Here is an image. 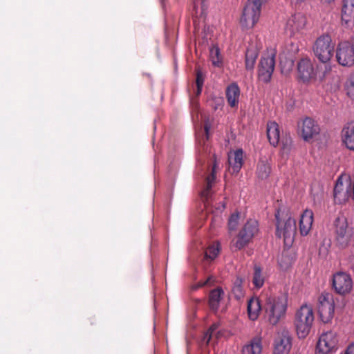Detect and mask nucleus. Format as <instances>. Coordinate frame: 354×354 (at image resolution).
<instances>
[{
    "label": "nucleus",
    "instance_id": "nucleus-1",
    "mask_svg": "<svg viewBox=\"0 0 354 354\" xmlns=\"http://www.w3.org/2000/svg\"><path fill=\"white\" fill-rule=\"evenodd\" d=\"M288 299L286 294L270 295L264 301L265 313L268 322L276 326L286 317Z\"/></svg>",
    "mask_w": 354,
    "mask_h": 354
},
{
    "label": "nucleus",
    "instance_id": "nucleus-2",
    "mask_svg": "<svg viewBox=\"0 0 354 354\" xmlns=\"http://www.w3.org/2000/svg\"><path fill=\"white\" fill-rule=\"evenodd\" d=\"M281 216L280 211L278 210L275 214L277 219L275 234L278 238L283 239L284 245L289 248L292 245L295 240L296 221L288 214L283 220L280 218Z\"/></svg>",
    "mask_w": 354,
    "mask_h": 354
},
{
    "label": "nucleus",
    "instance_id": "nucleus-3",
    "mask_svg": "<svg viewBox=\"0 0 354 354\" xmlns=\"http://www.w3.org/2000/svg\"><path fill=\"white\" fill-rule=\"evenodd\" d=\"M314 319L313 309L310 305L304 304L297 310L295 326L299 338H305L309 334Z\"/></svg>",
    "mask_w": 354,
    "mask_h": 354
},
{
    "label": "nucleus",
    "instance_id": "nucleus-4",
    "mask_svg": "<svg viewBox=\"0 0 354 354\" xmlns=\"http://www.w3.org/2000/svg\"><path fill=\"white\" fill-rule=\"evenodd\" d=\"M335 44L328 34L318 37L313 45V51L317 59L324 64L330 61L334 54Z\"/></svg>",
    "mask_w": 354,
    "mask_h": 354
},
{
    "label": "nucleus",
    "instance_id": "nucleus-5",
    "mask_svg": "<svg viewBox=\"0 0 354 354\" xmlns=\"http://www.w3.org/2000/svg\"><path fill=\"white\" fill-rule=\"evenodd\" d=\"M350 198L354 199V180L348 175H341L334 188V200L335 203L342 204Z\"/></svg>",
    "mask_w": 354,
    "mask_h": 354
},
{
    "label": "nucleus",
    "instance_id": "nucleus-6",
    "mask_svg": "<svg viewBox=\"0 0 354 354\" xmlns=\"http://www.w3.org/2000/svg\"><path fill=\"white\" fill-rule=\"evenodd\" d=\"M263 0H248L244 7L240 24L243 28H252L259 21Z\"/></svg>",
    "mask_w": 354,
    "mask_h": 354
},
{
    "label": "nucleus",
    "instance_id": "nucleus-7",
    "mask_svg": "<svg viewBox=\"0 0 354 354\" xmlns=\"http://www.w3.org/2000/svg\"><path fill=\"white\" fill-rule=\"evenodd\" d=\"M276 52L274 49L267 50L261 56L258 66V79L268 83L272 77L275 66Z\"/></svg>",
    "mask_w": 354,
    "mask_h": 354
},
{
    "label": "nucleus",
    "instance_id": "nucleus-8",
    "mask_svg": "<svg viewBox=\"0 0 354 354\" xmlns=\"http://www.w3.org/2000/svg\"><path fill=\"white\" fill-rule=\"evenodd\" d=\"M317 309L321 320L324 323L330 322L335 312V301L332 294L322 292L317 298Z\"/></svg>",
    "mask_w": 354,
    "mask_h": 354
},
{
    "label": "nucleus",
    "instance_id": "nucleus-9",
    "mask_svg": "<svg viewBox=\"0 0 354 354\" xmlns=\"http://www.w3.org/2000/svg\"><path fill=\"white\" fill-rule=\"evenodd\" d=\"M334 226L336 243L341 248L347 246L353 236V229L348 226L347 219L344 216H338Z\"/></svg>",
    "mask_w": 354,
    "mask_h": 354
},
{
    "label": "nucleus",
    "instance_id": "nucleus-10",
    "mask_svg": "<svg viewBox=\"0 0 354 354\" xmlns=\"http://www.w3.org/2000/svg\"><path fill=\"white\" fill-rule=\"evenodd\" d=\"M259 232L258 222L254 219H249L240 230L237 240L232 247L236 250H241L245 247L257 234Z\"/></svg>",
    "mask_w": 354,
    "mask_h": 354
},
{
    "label": "nucleus",
    "instance_id": "nucleus-11",
    "mask_svg": "<svg viewBox=\"0 0 354 354\" xmlns=\"http://www.w3.org/2000/svg\"><path fill=\"white\" fill-rule=\"evenodd\" d=\"M339 339L334 331L323 333L319 337L316 346L317 354H330L338 348Z\"/></svg>",
    "mask_w": 354,
    "mask_h": 354
},
{
    "label": "nucleus",
    "instance_id": "nucleus-12",
    "mask_svg": "<svg viewBox=\"0 0 354 354\" xmlns=\"http://www.w3.org/2000/svg\"><path fill=\"white\" fill-rule=\"evenodd\" d=\"M337 62L343 66L351 67L354 65V46L350 42L340 41L336 48Z\"/></svg>",
    "mask_w": 354,
    "mask_h": 354
},
{
    "label": "nucleus",
    "instance_id": "nucleus-13",
    "mask_svg": "<svg viewBox=\"0 0 354 354\" xmlns=\"http://www.w3.org/2000/svg\"><path fill=\"white\" fill-rule=\"evenodd\" d=\"M297 78L304 83H309L316 79V71L309 57L301 58L297 65Z\"/></svg>",
    "mask_w": 354,
    "mask_h": 354
},
{
    "label": "nucleus",
    "instance_id": "nucleus-14",
    "mask_svg": "<svg viewBox=\"0 0 354 354\" xmlns=\"http://www.w3.org/2000/svg\"><path fill=\"white\" fill-rule=\"evenodd\" d=\"M333 288L337 293L341 295L350 293L353 288V280L350 274L344 272L334 274Z\"/></svg>",
    "mask_w": 354,
    "mask_h": 354
},
{
    "label": "nucleus",
    "instance_id": "nucleus-15",
    "mask_svg": "<svg viewBox=\"0 0 354 354\" xmlns=\"http://www.w3.org/2000/svg\"><path fill=\"white\" fill-rule=\"evenodd\" d=\"M298 131L302 138L308 141L319 133V127L313 118L306 117L298 122Z\"/></svg>",
    "mask_w": 354,
    "mask_h": 354
},
{
    "label": "nucleus",
    "instance_id": "nucleus-16",
    "mask_svg": "<svg viewBox=\"0 0 354 354\" xmlns=\"http://www.w3.org/2000/svg\"><path fill=\"white\" fill-rule=\"evenodd\" d=\"M292 348V339L288 332L279 333L274 342L273 354H289Z\"/></svg>",
    "mask_w": 354,
    "mask_h": 354
},
{
    "label": "nucleus",
    "instance_id": "nucleus-17",
    "mask_svg": "<svg viewBox=\"0 0 354 354\" xmlns=\"http://www.w3.org/2000/svg\"><path fill=\"white\" fill-rule=\"evenodd\" d=\"M306 25L307 18L306 15L300 12L296 13L288 19L286 24V30L294 35L305 30Z\"/></svg>",
    "mask_w": 354,
    "mask_h": 354
},
{
    "label": "nucleus",
    "instance_id": "nucleus-18",
    "mask_svg": "<svg viewBox=\"0 0 354 354\" xmlns=\"http://www.w3.org/2000/svg\"><path fill=\"white\" fill-rule=\"evenodd\" d=\"M218 167V163L217 162L216 158L214 156V162L212 168L211 174L207 176L205 179V187L202 190L201 193V198L203 199V202L205 203V206L207 207L209 205V199L212 196V187L214 183L216 173Z\"/></svg>",
    "mask_w": 354,
    "mask_h": 354
},
{
    "label": "nucleus",
    "instance_id": "nucleus-19",
    "mask_svg": "<svg viewBox=\"0 0 354 354\" xmlns=\"http://www.w3.org/2000/svg\"><path fill=\"white\" fill-rule=\"evenodd\" d=\"M313 212L311 209H306L301 215L299 220V232L302 236H306L311 230L313 223Z\"/></svg>",
    "mask_w": 354,
    "mask_h": 354
},
{
    "label": "nucleus",
    "instance_id": "nucleus-20",
    "mask_svg": "<svg viewBox=\"0 0 354 354\" xmlns=\"http://www.w3.org/2000/svg\"><path fill=\"white\" fill-rule=\"evenodd\" d=\"M243 151L241 149H236L228 154V162L233 173H238L243 165Z\"/></svg>",
    "mask_w": 354,
    "mask_h": 354
},
{
    "label": "nucleus",
    "instance_id": "nucleus-21",
    "mask_svg": "<svg viewBox=\"0 0 354 354\" xmlns=\"http://www.w3.org/2000/svg\"><path fill=\"white\" fill-rule=\"evenodd\" d=\"M341 15L346 24L354 23V0H343Z\"/></svg>",
    "mask_w": 354,
    "mask_h": 354
},
{
    "label": "nucleus",
    "instance_id": "nucleus-22",
    "mask_svg": "<svg viewBox=\"0 0 354 354\" xmlns=\"http://www.w3.org/2000/svg\"><path fill=\"white\" fill-rule=\"evenodd\" d=\"M342 145L349 151H354V126H348L342 131Z\"/></svg>",
    "mask_w": 354,
    "mask_h": 354
},
{
    "label": "nucleus",
    "instance_id": "nucleus-23",
    "mask_svg": "<svg viewBox=\"0 0 354 354\" xmlns=\"http://www.w3.org/2000/svg\"><path fill=\"white\" fill-rule=\"evenodd\" d=\"M247 310L249 319L252 321L257 320L261 310L260 300L257 297L250 299L248 301Z\"/></svg>",
    "mask_w": 354,
    "mask_h": 354
},
{
    "label": "nucleus",
    "instance_id": "nucleus-24",
    "mask_svg": "<svg viewBox=\"0 0 354 354\" xmlns=\"http://www.w3.org/2000/svg\"><path fill=\"white\" fill-rule=\"evenodd\" d=\"M240 97V89L235 83L229 85L226 89V97L231 107L237 106Z\"/></svg>",
    "mask_w": 354,
    "mask_h": 354
},
{
    "label": "nucleus",
    "instance_id": "nucleus-25",
    "mask_svg": "<svg viewBox=\"0 0 354 354\" xmlns=\"http://www.w3.org/2000/svg\"><path fill=\"white\" fill-rule=\"evenodd\" d=\"M267 136L270 143L274 147L279 142L280 131L279 125L275 122H269L267 124Z\"/></svg>",
    "mask_w": 354,
    "mask_h": 354
},
{
    "label": "nucleus",
    "instance_id": "nucleus-26",
    "mask_svg": "<svg viewBox=\"0 0 354 354\" xmlns=\"http://www.w3.org/2000/svg\"><path fill=\"white\" fill-rule=\"evenodd\" d=\"M224 296V291L221 288H216L209 292V305L212 310L216 311L220 306V302Z\"/></svg>",
    "mask_w": 354,
    "mask_h": 354
},
{
    "label": "nucleus",
    "instance_id": "nucleus-27",
    "mask_svg": "<svg viewBox=\"0 0 354 354\" xmlns=\"http://www.w3.org/2000/svg\"><path fill=\"white\" fill-rule=\"evenodd\" d=\"M262 351V344L260 338H253L248 344H245L242 348L243 354H261Z\"/></svg>",
    "mask_w": 354,
    "mask_h": 354
},
{
    "label": "nucleus",
    "instance_id": "nucleus-28",
    "mask_svg": "<svg viewBox=\"0 0 354 354\" xmlns=\"http://www.w3.org/2000/svg\"><path fill=\"white\" fill-rule=\"evenodd\" d=\"M270 167L268 162L266 160H261L258 164L257 167V177L260 179H266L267 178L270 174Z\"/></svg>",
    "mask_w": 354,
    "mask_h": 354
},
{
    "label": "nucleus",
    "instance_id": "nucleus-29",
    "mask_svg": "<svg viewBox=\"0 0 354 354\" xmlns=\"http://www.w3.org/2000/svg\"><path fill=\"white\" fill-rule=\"evenodd\" d=\"M258 51L254 48H249L245 53V68L247 70H252L254 67Z\"/></svg>",
    "mask_w": 354,
    "mask_h": 354
},
{
    "label": "nucleus",
    "instance_id": "nucleus-30",
    "mask_svg": "<svg viewBox=\"0 0 354 354\" xmlns=\"http://www.w3.org/2000/svg\"><path fill=\"white\" fill-rule=\"evenodd\" d=\"M243 283V279L240 277H237L234 281L232 291L234 296L237 299H241L245 295Z\"/></svg>",
    "mask_w": 354,
    "mask_h": 354
},
{
    "label": "nucleus",
    "instance_id": "nucleus-31",
    "mask_svg": "<svg viewBox=\"0 0 354 354\" xmlns=\"http://www.w3.org/2000/svg\"><path fill=\"white\" fill-rule=\"evenodd\" d=\"M264 282L265 277L263 274L261 268L258 266H255L254 268L252 279L253 285L256 288L259 289L263 286Z\"/></svg>",
    "mask_w": 354,
    "mask_h": 354
},
{
    "label": "nucleus",
    "instance_id": "nucleus-32",
    "mask_svg": "<svg viewBox=\"0 0 354 354\" xmlns=\"http://www.w3.org/2000/svg\"><path fill=\"white\" fill-rule=\"evenodd\" d=\"M209 58L214 66L219 67L222 65L223 58L220 49L217 46H213L209 49Z\"/></svg>",
    "mask_w": 354,
    "mask_h": 354
},
{
    "label": "nucleus",
    "instance_id": "nucleus-33",
    "mask_svg": "<svg viewBox=\"0 0 354 354\" xmlns=\"http://www.w3.org/2000/svg\"><path fill=\"white\" fill-rule=\"evenodd\" d=\"M219 244L218 243H213L206 249L205 252V258L206 259H209L210 261H212L217 257V255L219 253Z\"/></svg>",
    "mask_w": 354,
    "mask_h": 354
},
{
    "label": "nucleus",
    "instance_id": "nucleus-34",
    "mask_svg": "<svg viewBox=\"0 0 354 354\" xmlns=\"http://www.w3.org/2000/svg\"><path fill=\"white\" fill-rule=\"evenodd\" d=\"M204 75L200 69L196 71V83L197 86V95L200 94L202 91L203 85L204 83Z\"/></svg>",
    "mask_w": 354,
    "mask_h": 354
},
{
    "label": "nucleus",
    "instance_id": "nucleus-35",
    "mask_svg": "<svg viewBox=\"0 0 354 354\" xmlns=\"http://www.w3.org/2000/svg\"><path fill=\"white\" fill-rule=\"evenodd\" d=\"M239 216L238 214H233L229 218L228 226L230 230L232 231L236 230L239 224Z\"/></svg>",
    "mask_w": 354,
    "mask_h": 354
},
{
    "label": "nucleus",
    "instance_id": "nucleus-36",
    "mask_svg": "<svg viewBox=\"0 0 354 354\" xmlns=\"http://www.w3.org/2000/svg\"><path fill=\"white\" fill-rule=\"evenodd\" d=\"M346 92L347 95L352 100H354V72L351 75L349 83L346 88Z\"/></svg>",
    "mask_w": 354,
    "mask_h": 354
},
{
    "label": "nucleus",
    "instance_id": "nucleus-37",
    "mask_svg": "<svg viewBox=\"0 0 354 354\" xmlns=\"http://www.w3.org/2000/svg\"><path fill=\"white\" fill-rule=\"evenodd\" d=\"M218 324H214L209 327L208 330L205 333L203 339H204V341H206L207 344L209 342L214 333L215 332L216 330L218 329Z\"/></svg>",
    "mask_w": 354,
    "mask_h": 354
},
{
    "label": "nucleus",
    "instance_id": "nucleus-38",
    "mask_svg": "<svg viewBox=\"0 0 354 354\" xmlns=\"http://www.w3.org/2000/svg\"><path fill=\"white\" fill-rule=\"evenodd\" d=\"M215 282V277L214 276H209L207 279L203 281H199L194 288H198L205 286H212Z\"/></svg>",
    "mask_w": 354,
    "mask_h": 354
},
{
    "label": "nucleus",
    "instance_id": "nucleus-39",
    "mask_svg": "<svg viewBox=\"0 0 354 354\" xmlns=\"http://www.w3.org/2000/svg\"><path fill=\"white\" fill-rule=\"evenodd\" d=\"M344 354H354V343H352L348 346L344 351Z\"/></svg>",
    "mask_w": 354,
    "mask_h": 354
},
{
    "label": "nucleus",
    "instance_id": "nucleus-40",
    "mask_svg": "<svg viewBox=\"0 0 354 354\" xmlns=\"http://www.w3.org/2000/svg\"><path fill=\"white\" fill-rule=\"evenodd\" d=\"M291 51L292 54H296L299 52V46L297 44H290Z\"/></svg>",
    "mask_w": 354,
    "mask_h": 354
},
{
    "label": "nucleus",
    "instance_id": "nucleus-41",
    "mask_svg": "<svg viewBox=\"0 0 354 354\" xmlns=\"http://www.w3.org/2000/svg\"><path fill=\"white\" fill-rule=\"evenodd\" d=\"M210 128H211L210 124L208 122V121H206L205 122L204 129H205L207 139H208V137H209V131Z\"/></svg>",
    "mask_w": 354,
    "mask_h": 354
},
{
    "label": "nucleus",
    "instance_id": "nucleus-42",
    "mask_svg": "<svg viewBox=\"0 0 354 354\" xmlns=\"http://www.w3.org/2000/svg\"><path fill=\"white\" fill-rule=\"evenodd\" d=\"M324 1L326 2V3H330L333 2V1H334V0H324Z\"/></svg>",
    "mask_w": 354,
    "mask_h": 354
},
{
    "label": "nucleus",
    "instance_id": "nucleus-43",
    "mask_svg": "<svg viewBox=\"0 0 354 354\" xmlns=\"http://www.w3.org/2000/svg\"><path fill=\"white\" fill-rule=\"evenodd\" d=\"M225 205H224V204H223V205H222V207H221V208H222V209H225Z\"/></svg>",
    "mask_w": 354,
    "mask_h": 354
}]
</instances>
